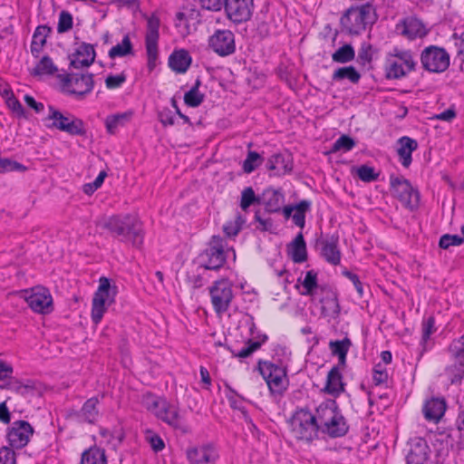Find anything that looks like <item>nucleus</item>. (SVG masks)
Masks as SVG:
<instances>
[{
  "instance_id": "nucleus-1",
  "label": "nucleus",
  "mask_w": 464,
  "mask_h": 464,
  "mask_svg": "<svg viewBox=\"0 0 464 464\" xmlns=\"http://www.w3.org/2000/svg\"><path fill=\"white\" fill-rule=\"evenodd\" d=\"M102 227L122 242H130L137 247L142 245L143 232L141 224L134 215H113L104 221Z\"/></svg>"
},
{
  "instance_id": "nucleus-2",
  "label": "nucleus",
  "mask_w": 464,
  "mask_h": 464,
  "mask_svg": "<svg viewBox=\"0 0 464 464\" xmlns=\"http://www.w3.org/2000/svg\"><path fill=\"white\" fill-rule=\"evenodd\" d=\"M230 254L235 260L234 248L229 247L224 238L213 236L207 248L199 255L198 260L203 270H218L224 266Z\"/></svg>"
},
{
  "instance_id": "nucleus-3",
  "label": "nucleus",
  "mask_w": 464,
  "mask_h": 464,
  "mask_svg": "<svg viewBox=\"0 0 464 464\" xmlns=\"http://www.w3.org/2000/svg\"><path fill=\"white\" fill-rule=\"evenodd\" d=\"M257 370L266 382L269 392L274 396H282L287 390L289 379L287 366L276 364L270 361L259 360Z\"/></svg>"
},
{
  "instance_id": "nucleus-4",
  "label": "nucleus",
  "mask_w": 464,
  "mask_h": 464,
  "mask_svg": "<svg viewBox=\"0 0 464 464\" xmlns=\"http://www.w3.org/2000/svg\"><path fill=\"white\" fill-rule=\"evenodd\" d=\"M94 88L93 74L82 72H71L60 74V89L63 92L74 97L76 100H83Z\"/></svg>"
},
{
  "instance_id": "nucleus-5",
  "label": "nucleus",
  "mask_w": 464,
  "mask_h": 464,
  "mask_svg": "<svg viewBox=\"0 0 464 464\" xmlns=\"http://www.w3.org/2000/svg\"><path fill=\"white\" fill-rule=\"evenodd\" d=\"M415 64L411 51L394 48L385 58V76L387 79H401L412 72Z\"/></svg>"
},
{
  "instance_id": "nucleus-6",
  "label": "nucleus",
  "mask_w": 464,
  "mask_h": 464,
  "mask_svg": "<svg viewBox=\"0 0 464 464\" xmlns=\"http://www.w3.org/2000/svg\"><path fill=\"white\" fill-rule=\"evenodd\" d=\"M374 9L367 4L351 7L341 18L343 27L352 34H358L374 21Z\"/></svg>"
},
{
  "instance_id": "nucleus-7",
  "label": "nucleus",
  "mask_w": 464,
  "mask_h": 464,
  "mask_svg": "<svg viewBox=\"0 0 464 464\" xmlns=\"http://www.w3.org/2000/svg\"><path fill=\"white\" fill-rule=\"evenodd\" d=\"M116 295V287H111L110 280L107 277H101L99 286L93 295L92 302V320L98 324L108 307L114 303Z\"/></svg>"
},
{
  "instance_id": "nucleus-8",
  "label": "nucleus",
  "mask_w": 464,
  "mask_h": 464,
  "mask_svg": "<svg viewBox=\"0 0 464 464\" xmlns=\"http://www.w3.org/2000/svg\"><path fill=\"white\" fill-rule=\"evenodd\" d=\"M289 423L291 432L297 440L312 441L318 435V426L314 418V413L308 410L296 411Z\"/></svg>"
},
{
  "instance_id": "nucleus-9",
  "label": "nucleus",
  "mask_w": 464,
  "mask_h": 464,
  "mask_svg": "<svg viewBox=\"0 0 464 464\" xmlns=\"http://www.w3.org/2000/svg\"><path fill=\"white\" fill-rule=\"evenodd\" d=\"M391 191L406 208L414 210L420 203V193L407 179L402 176L390 177Z\"/></svg>"
},
{
  "instance_id": "nucleus-10",
  "label": "nucleus",
  "mask_w": 464,
  "mask_h": 464,
  "mask_svg": "<svg viewBox=\"0 0 464 464\" xmlns=\"http://www.w3.org/2000/svg\"><path fill=\"white\" fill-rule=\"evenodd\" d=\"M450 362L445 368V375L451 384L464 379V338L454 340L449 346Z\"/></svg>"
},
{
  "instance_id": "nucleus-11",
  "label": "nucleus",
  "mask_w": 464,
  "mask_h": 464,
  "mask_svg": "<svg viewBox=\"0 0 464 464\" xmlns=\"http://www.w3.org/2000/svg\"><path fill=\"white\" fill-rule=\"evenodd\" d=\"M209 295L214 311L221 316L227 312L234 298L233 285L227 279L218 280L209 287Z\"/></svg>"
},
{
  "instance_id": "nucleus-12",
  "label": "nucleus",
  "mask_w": 464,
  "mask_h": 464,
  "mask_svg": "<svg viewBox=\"0 0 464 464\" xmlns=\"http://www.w3.org/2000/svg\"><path fill=\"white\" fill-rule=\"evenodd\" d=\"M450 57L448 52L436 45L426 47L420 54L422 67L430 72H443L450 66Z\"/></svg>"
},
{
  "instance_id": "nucleus-13",
  "label": "nucleus",
  "mask_w": 464,
  "mask_h": 464,
  "mask_svg": "<svg viewBox=\"0 0 464 464\" xmlns=\"http://www.w3.org/2000/svg\"><path fill=\"white\" fill-rule=\"evenodd\" d=\"M160 21L157 15H150L147 18L145 47L148 59V67L152 70L156 66L159 58Z\"/></svg>"
},
{
  "instance_id": "nucleus-14",
  "label": "nucleus",
  "mask_w": 464,
  "mask_h": 464,
  "mask_svg": "<svg viewBox=\"0 0 464 464\" xmlns=\"http://www.w3.org/2000/svg\"><path fill=\"white\" fill-rule=\"evenodd\" d=\"M24 297L33 311L39 314H49L53 309L52 295L48 289L35 286L24 292Z\"/></svg>"
},
{
  "instance_id": "nucleus-15",
  "label": "nucleus",
  "mask_w": 464,
  "mask_h": 464,
  "mask_svg": "<svg viewBox=\"0 0 464 464\" xmlns=\"http://www.w3.org/2000/svg\"><path fill=\"white\" fill-rule=\"evenodd\" d=\"M186 457L189 464H216L219 451L214 444L205 443L188 448Z\"/></svg>"
},
{
  "instance_id": "nucleus-16",
  "label": "nucleus",
  "mask_w": 464,
  "mask_h": 464,
  "mask_svg": "<svg viewBox=\"0 0 464 464\" xmlns=\"http://www.w3.org/2000/svg\"><path fill=\"white\" fill-rule=\"evenodd\" d=\"M254 0H226L225 11L227 18L234 24L248 21L253 13Z\"/></svg>"
},
{
  "instance_id": "nucleus-17",
  "label": "nucleus",
  "mask_w": 464,
  "mask_h": 464,
  "mask_svg": "<svg viewBox=\"0 0 464 464\" xmlns=\"http://www.w3.org/2000/svg\"><path fill=\"white\" fill-rule=\"evenodd\" d=\"M209 48L220 56H227L236 50L235 36L230 30H217L208 38Z\"/></svg>"
},
{
  "instance_id": "nucleus-18",
  "label": "nucleus",
  "mask_w": 464,
  "mask_h": 464,
  "mask_svg": "<svg viewBox=\"0 0 464 464\" xmlns=\"http://www.w3.org/2000/svg\"><path fill=\"white\" fill-rule=\"evenodd\" d=\"M34 429L28 421L17 420L13 422L7 431V440L13 448L22 449L27 445Z\"/></svg>"
},
{
  "instance_id": "nucleus-19",
  "label": "nucleus",
  "mask_w": 464,
  "mask_h": 464,
  "mask_svg": "<svg viewBox=\"0 0 464 464\" xmlns=\"http://www.w3.org/2000/svg\"><path fill=\"white\" fill-rule=\"evenodd\" d=\"M396 30L409 40L423 38L429 34L426 25L416 17H407L396 25Z\"/></svg>"
},
{
  "instance_id": "nucleus-20",
  "label": "nucleus",
  "mask_w": 464,
  "mask_h": 464,
  "mask_svg": "<svg viewBox=\"0 0 464 464\" xmlns=\"http://www.w3.org/2000/svg\"><path fill=\"white\" fill-rule=\"evenodd\" d=\"M95 57L94 46L91 44L82 43L69 56L70 65L74 69L88 68L94 63Z\"/></svg>"
},
{
  "instance_id": "nucleus-21",
  "label": "nucleus",
  "mask_w": 464,
  "mask_h": 464,
  "mask_svg": "<svg viewBox=\"0 0 464 464\" xmlns=\"http://www.w3.org/2000/svg\"><path fill=\"white\" fill-rule=\"evenodd\" d=\"M320 255L329 264L338 266L341 263L342 253L339 248V237L332 236L319 241Z\"/></svg>"
},
{
  "instance_id": "nucleus-22",
  "label": "nucleus",
  "mask_w": 464,
  "mask_h": 464,
  "mask_svg": "<svg viewBox=\"0 0 464 464\" xmlns=\"http://www.w3.org/2000/svg\"><path fill=\"white\" fill-rule=\"evenodd\" d=\"M157 418L166 422L169 426L180 430L182 432H188V427L182 422L179 409L165 401V407H160V411H157Z\"/></svg>"
},
{
  "instance_id": "nucleus-23",
  "label": "nucleus",
  "mask_w": 464,
  "mask_h": 464,
  "mask_svg": "<svg viewBox=\"0 0 464 464\" xmlns=\"http://www.w3.org/2000/svg\"><path fill=\"white\" fill-rule=\"evenodd\" d=\"M60 131H64L71 136H82L85 134L83 121L73 114L60 113Z\"/></svg>"
},
{
  "instance_id": "nucleus-24",
  "label": "nucleus",
  "mask_w": 464,
  "mask_h": 464,
  "mask_svg": "<svg viewBox=\"0 0 464 464\" xmlns=\"http://www.w3.org/2000/svg\"><path fill=\"white\" fill-rule=\"evenodd\" d=\"M349 426L340 410L333 415L328 422L322 428V432L333 438L342 437L347 433Z\"/></svg>"
},
{
  "instance_id": "nucleus-25",
  "label": "nucleus",
  "mask_w": 464,
  "mask_h": 464,
  "mask_svg": "<svg viewBox=\"0 0 464 464\" xmlns=\"http://www.w3.org/2000/svg\"><path fill=\"white\" fill-rule=\"evenodd\" d=\"M430 452L427 441L418 439L411 446L410 452L407 455V464H426Z\"/></svg>"
},
{
  "instance_id": "nucleus-26",
  "label": "nucleus",
  "mask_w": 464,
  "mask_h": 464,
  "mask_svg": "<svg viewBox=\"0 0 464 464\" xmlns=\"http://www.w3.org/2000/svg\"><path fill=\"white\" fill-rule=\"evenodd\" d=\"M338 406L334 400H326L320 403L314 413V418L318 426V430L333 418V415L337 411Z\"/></svg>"
},
{
  "instance_id": "nucleus-27",
  "label": "nucleus",
  "mask_w": 464,
  "mask_h": 464,
  "mask_svg": "<svg viewBox=\"0 0 464 464\" xmlns=\"http://www.w3.org/2000/svg\"><path fill=\"white\" fill-rule=\"evenodd\" d=\"M261 201L267 212L275 213L280 211L285 196L281 190L269 188L264 190Z\"/></svg>"
},
{
  "instance_id": "nucleus-28",
  "label": "nucleus",
  "mask_w": 464,
  "mask_h": 464,
  "mask_svg": "<svg viewBox=\"0 0 464 464\" xmlns=\"http://www.w3.org/2000/svg\"><path fill=\"white\" fill-rule=\"evenodd\" d=\"M323 391L334 397L339 396L344 391L343 376L338 366H334L329 371Z\"/></svg>"
},
{
  "instance_id": "nucleus-29",
  "label": "nucleus",
  "mask_w": 464,
  "mask_h": 464,
  "mask_svg": "<svg viewBox=\"0 0 464 464\" xmlns=\"http://www.w3.org/2000/svg\"><path fill=\"white\" fill-rule=\"evenodd\" d=\"M418 148V142L407 136L401 137L398 140L397 154L400 162L405 168H408L412 161L411 154Z\"/></svg>"
},
{
  "instance_id": "nucleus-30",
  "label": "nucleus",
  "mask_w": 464,
  "mask_h": 464,
  "mask_svg": "<svg viewBox=\"0 0 464 464\" xmlns=\"http://www.w3.org/2000/svg\"><path fill=\"white\" fill-rule=\"evenodd\" d=\"M191 62L192 58L185 49L176 50L169 57V66L177 73L186 72Z\"/></svg>"
},
{
  "instance_id": "nucleus-31",
  "label": "nucleus",
  "mask_w": 464,
  "mask_h": 464,
  "mask_svg": "<svg viewBox=\"0 0 464 464\" xmlns=\"http://www.w3.org/2000/svg\"><path fill=\"white\" fill-rule=\"evenodd\" d=\"M446 403L443 399L432 398L423 406V414L427 420L438 422L444 415Z\"/></svg>"
},
{
  "instance_id": "nucleus-32",
  "label": "nucleus",
  "mask_w": 464,
  "mask_h": 464,
  "mask_svg": "<svg viewBox=\"0 0 464 464\" xmlns=\"http://www.w3.org/2000/svg\"><path fill=\"white\" fill-rule=\"evenodd\" d=\"M321 302V312L324 317L336 318L340 314V305L337 295L331 290L324 291Z\"/></svg>"
},
{
  "instance_id": "nucleus-33",
  "label": "nucleus",
  "mask_w": 464,
  "mask_h": 464,
  "mask_svg": "<svg viewBox=\"0 0 464 464\" xmlns=\"http://www.w3.org/2000/svg\"><path fill=\"white\" fill-rule=\"evenodd\" d=\"M288 255L295 263H303L307 259L306 244L302 233L288 245Z\"/></svg>"
},
{
  "instance_id": "nucleus-34",
  "label": "nucleus",
  "mask_w": 464,
  "mask_h": 464,
  "mask_svg": "<svg viewBox=\"0 0 464 464\" xmlns=\"http://www.w3.org/2000/svg\"><path fill=\"white\" fill-rule=\"evenodd\" d=\"M298 283L301 284L296 285V288L299 289V293L302 295H308L314 298L315 294L318 289V278L317 273L314 270H309L305 273L304 278L301 281V278L298 279Z\"/></svg>"
},
{
  "instance_id": "nucleus-35",
  "label": "nucleus",
  "mask_w": 464,
  "mask_h": 464,
  "mask_svg": "<svg viewBox=\"0 0 464 464\" xmlns=\"http://www.w3.org/2000/svg\"><path fill=\"white\" fill-rule=\"evenodd\" d=\"M50 33L51 28L46 25H39L36 27L31 43V53L34 57L40 55Z\"/></svg>"
},
{
  "instance_id": "nucleus-36",
  "label": "nucleus",
  "mask_w": 464,
  "mask_h": 464,
  "mask_svg": "<svg viewBox=\"0 0 464 464\" xmlns=\"http://www.w3.org/2000/svg\"><path fill=\"white\" fill-rule=\"evenodd\" d=\"M267 169L275 175H285L292 170V163L281 154L273 155L267 161Z\"/></svg>"
},
{
  "instance_id": "nucleus-37",
  "label": "nucleus",
  "mask_w": 464,
  "mask_h": 464,
  "mask_svg": "<svg viewBox=\"0 0 464 464\" xmlns=\"http://www.w3.org/2000/svg\"><path fill=\"white\" fill-rule=\"evenodd\" d=\"M133 54H134L133 44H132L131 40L128 34H126L122 38L121 43L112 46L108 53V55L111 59L126 57V56L133 55Z\"/></svg>"
},
{
  "instance_id": "nucleus-38",
  "label": "nucleus",
  "mask_w": 464,
  "mask_h": 464,
  "mask_svg": "<svg viewBox=\"0 0 464 464\" xmlns=\"http://www.w3.org/2000/svg\"><path fill=\"white\" fill-rule=\"evenodd\" d=\"M81 464H108L105 451L98 447H91L82 452Z\"/></svg>"
},
{
  "instance_id": "nucleus-39",
  "label": "nucleus",
  "mask_w": 464,
  "mask_h": 464,
  "mask_svg": "<svg viewBox=\"0 0 464 464\" xmlns=\"http://www.w3.org/2000/svg\"><path fill=\"white\" fill-rule=\"evenodd\" d=\"M352 343L349 338H344L343 340L338 341H331L329 343V348L331 350L332 354L338 357L339 363L343 366L345 364L346 355Z\"/></svg>"
},
{
  "instance_id": "nucleus-40",
  "label": "nucleus",
  "mask_w": 464,
  "mask_h": 464,
  "mask_svg": "<svg viewBox=\"0 0 464 464\" xmlns=\"http://www.w3.org/2000/svg\"><path fill=\"white\" fill-rule=\"evenodd\" d=\"M361 79L360 72L353 66L341 67L335 70L332 75V80L341 82L348 80L350 82L356 84Z\"/></svg>"
},
{
  "instance_id": "nucleus-41",
  "label": "nucleus",
  "mask_w": 464,
  "mask_h": 464,
  "mask_svg": "<svg viewBox=\"0 0 464 464\" xmlns=\"http://www.w3.org/2000/svg\"><path fill=\"white\" fill-rule=\"evenodd\" d=\"M132 115V111H129L108 116L105 120L108 132L111 134L114 133L118 127L123 126L126 122L130 121Z\"/></svg>"
},
{
  "instance_id": "nucleus-42",
  "label": "nucleus",
  "mask_w": 464,
  "mask_h": 464,
  "mask_svg": "<svg viewBox=\"0 0 464 464\" xmlns=\"http://www.w3.org/2000/svg\"><path fill=\"white\" fill-rule=\"evenodd\" d=\"M57 70L53 61L49 56H43L32 71L33 75H52Z\"/></svg>"
},
{
  "instance_id": "nucleus-43",
  "label": "nucleus",
  "mask_w": 464,
  "mask_h": 464,
  "mask_svg": "<svg viewBox=\"0 0 464 464\" xmlns=\"http://www.w3.org/2000/svg\"><path fill=\"white\" fill-rule=\"evenodd\" d=\"M311 202L309 200H302L295 205L292 219L297 227L304 228L305 225V213L310 210Z\"/></svg>"
},
{
  "instance_id": "nucleus-44",
  "label": "nucleus",
  "mask_w": 464,
  "mask_h": 464,
  "mask_svg": "<svg viewBox=\"0 0 464 464\" xmlns=\"http://www.w3.org/2000/svg\"><path fill=\"white\" fill-rule=\"evenodd\" d=\"M266 340L267 336L266 334L259 336L256 340L249 339L246 346L239 350L235 356L238 358L249 357L254 352L258 350Z\"/></svg>"
},
{
  "instance_id": "nucleus-45",
  "label": "nucleus",
  "mask_w": 464,
  "mask_h": 464,
  "mask_svg": "<svg viewBox=\"0 0 464 464\" xmlns=\"http://www.w3.org/2000/svg\"><path fill=\"white\" fill-rule=\"evenodd\" d=\"M200 81L197 80L195 85L185 93L184 102L189 107H198L204 101V94L198 91Z\"/></svg>"
},
{
  "instance_id": "nucleus-46",
  "label": "nucleus",
  "mask_w": 464,
  "mask_h": 464,
  "mask_svg": "<svg viewBox=\"0 0 464 464\" xmlns=\"http://www.w3.org/2000/svg\"><path fill=\"white\" fill-rule=\"evenodd\" d=\"M376 53L377 50L371 44L364 42L358 51L357 62L362 66L370 64Z\"/></svg>"
},
{
  "instance_id": "nucleus-47",
  "label": "nucleus",
  "mask_w": 464,
  "mask_h": 464,
  "mask_svg": "<svg viewBox=\"0 0 464 464\" xmlns=\"http://www.w3.org/2000/svg\"><path fill=\"white\" fill-rule=\"evenodd\" d=\"M354 57L355 52L350 44L343 45L332 54L333 61L339 63H349L353 61Z\"/></svg>"
},
{
  "instance_id": "nucleus-48",
  "label": "nucleus",
  "mask_w": 464,
  "mask_h": 464,
  "mask_svg": "<svg viewBox=\"0 0 464 464\" xmlns=\"http://www.w3.org/2000/svg\"><path fill=\"white\" fill-rule=\"evenodd\" d=\"M99 400L95 397H92L85 401L82 406V415L86 420L89 422H93L98 416V411L96 409Z\"/></svg>"
},
{
  "instance_id": "nucleus-49",
  "label": "nucleus",
  "mask_w": 464,
  "mask_h": 464,
  "mask_svg": "<svg viewBox=\"0 0 464 464\" xmlns=\"http://www.w3.org/2000/svg\"><path fill=\"white\" fill-rule=\"evenodd\" d=\"M262 161L263 160L257 152L249 150L246 160L243 161L242 169L245 173L249 174L260 166Z\"/></svg>"
},
{
  "instance_id": "nucleus-50",
  "label": "nucleus",
  "mask_w": 464,
  "mask_h": 464,
  "mask_svg": "<svg viewBox=\"0 0 464 464\" xmlns=\"http://www.w3.org/2000/svg\"><path fill=\"white\" fill-rule=\"evenodd\" d=\"M245 223V218L241 215H237L233 220L226 222L223 231L227 237H236Z\"/></svg>"
},
{
  "instance_id": "nucleus-51",
  "label": "nucleus",
  "mask_w": 464,
  "mask_h": 464,
  "mask_svg": "<svg viewBox=\"0 0 464 464\" xmlns=\"http://www.w3.org/2000/svg\"><path fill=\"white\" fill-rule=\"evenodd\" d=\"M355 146V141L347 135H342L333 144L330 152L334 153L339 150L350 151Z\"/></svg>"
},
{
  "instance_id": "nucleus-52",
  "label": "nucleus",
  "mask_w": 464,
  "mask_h": 464,
  "mask_svg": "<svg viewBox=\"0 0 464 464\" xmlns=\"http://www.w3.org/2000/svg\"><path fill=\"white\" fill-rule=\"evenodd\" d=\"M165 399L148 394L143 399V404L148 411L152 412L157 417V411L160 407H165Z\"/></svg>"
},
{
  "instance_id": "nucleus-53",
  "label": "nucleus",
  "mask_w": 464,
  "mask_h": 464,
  "mask_svg": "<svg viewBox=\"0 0 464 464\" xmlns=\"http://www.w3.org/2000/svg\"><path fill=\"white\" fill-rule=\"evenodd\" d=\"M165 399L148 394L143 399V404L148 411L152 412L157 417V411L160 407H165Z\"/></svg>"
},
{
  "instance_id": "nucleus-54",
  "label": "nucleus",
  "mask_w": 464,
  "mask_h": 464,
  "mask_svg": "<svg viewBox=\"0 0 464 464\" xmlns=\"http://www.w3.org/2000/svg\"><path fill=\"white\" fill-rule=\"evenodd\" d=\"M356 174L363 182L375 181L379 178V173L375 171L374 168L368 165H361L358 167L356 169Z\"/></svg>"
},
{
  "instance_id": "nucleus-55",
  "label": "nucleus",
  "mask_w": 464,
  "mask_h": 464,
  "mask_svg": "<svg viewBox=\"0 0 464 464\" xmlns=\"http://www.w3.org/2000/svg\"><path fill=\"white\" fill-rule=\"evenodd\" d=\"M389 379L388 369L385 364L376 363L372 369V381L375 385L386 383Z\"/></svg>"
},
{
  "instance_id": "nucleus-56",
  "label": "nucleus",
  "mask_w": 464,
  "mask_h": 464,
  "mask_svg": "<svg viewBox=\"0 0 464 464\" xmlns=\"http://www.w3.org/2000/svg\"><path fill=\"white\" fill-rule=\"evenodd\" d=\"M27 168L21 163L7 158H0V174L10 171L24 172Z\"/></svg>"
},
{
  "instance_id": "nucleus-57",
  "label": "nucleus",
  "mask_w": 464,
  "mask_h": 464,
  "mask_svg": "<svg viewBox=\"0 0 464 464\" xmlns=\"http://www.w3.org/2000/svg\"><path fill=\"white\" fill-rule=\"evenodd\" d=\"M257 200L254 189L251 187L245 188L241 192L240 208L246 211Z\"/></svg>"
},
{
  "instance_id": "nucleus-58",
  "label": "nucleus",
  "mask_w": 464,
  "mask_h": 464,
  "mask_svg": "<svg viewBox=\"0 0 464 464\" xmlns=\"http://www.w3.org/2000/svg\"><path fill=\"white\" fill-rule=\"evenodd\" d=\"M127 80V75L124 72L119 74H110L105 78V86L109 90L120 88Z\"/></svg>"
},
{
  "instance_id": "nucleus-59",
  "label": "nucleus",
  "mask_w": 464,
  "mask_h": 464,
  "mask_svg": "<svg viewBox=\"0 0 464 464\" xmlns=\"http://www.w3.org/2000/svg\"><path fill=\"white\" fill-rule=\"evenodd\" d=\"M106 177L107 172L104 170L101 171L93 182L86 183L82 186V191L89 196L93 194L99 188H101Z\"/></svg>"
},
{
  "instance_id": "nucleus-60",
  "label": "nucleus",
  "mask_w": 464,
  "mask_h": 464,
  "mask_svg": "<svg viewBox=\"0 0 464 464\" xmlns=\"http://www.w3.org/2000/svg\"><path fill=\"white\" fill-rule=\"evenodd\" d=\"M463 242H464V237H460V236H459V235L446 234L440 237L439 246L443 249H447L451 246H459Z\"/></svg>"
},
{
  "instance_id": "nucleus-61",
  "label": "nucleus",
  "mask_w": 464,
  "mask_h": 464,
  "mask_svg": "<svg viewBox=\"0 0 464 464\" xmlns=\"http://www.w3.org/2000/svg\"><path fill=\"white\" fill-rule=\"evenodd\" d=\"M5 103L7 107L13 111L14 114H15L18 118H27L26 112L22 106L21 102L14 96V97H7V101H5Z\"/></svg>"
},
{
  "instance_id": "nucleus-62",
  "label": "nucleus",
  "mask_w": 464,
  "mask_h": 464,
  "mask_svg": "<svg viewBox=\"0 0 464 464\" xmlns=\"http://www.w3.org/2000/svg\"><path fill=\"white\" fill-rule=\"evenodd\" d=\"M436 331L435 319L433 316H429L422 321V342L426 343L430 335Z\"/></svg>"
},
{
  "instance_id": "nucleus-63",
  "label": "nucleus",
  "mask_w": 464,
  "mask_h": 464,
  "mask_svg": "<svg viewBox=\"0 0 464 464\" xmlns=\"http://www.w3.org/2000/svg\"><path fill=\"white\" fill-rule=\"evenodd\" d=\"M72 26V15L68 11L60 12V34L70 31Z\"/></svg>"
},
{
  "instance_id": "nucleus-64",
  "label": "nucleus",
  "mask_w": 464,
  "mask_h": 464,
  "mask_svg": "<svg viewBox=\"0 0 464 464\" xmlns=\"http://www.w3.org/2000/svg\"><path fill=\"white\" fill-rule=\"evenodd\" d=\"M0 464H15V453L14 450L7 447L0 449Z\"/></svg>"
}]
</instances>
